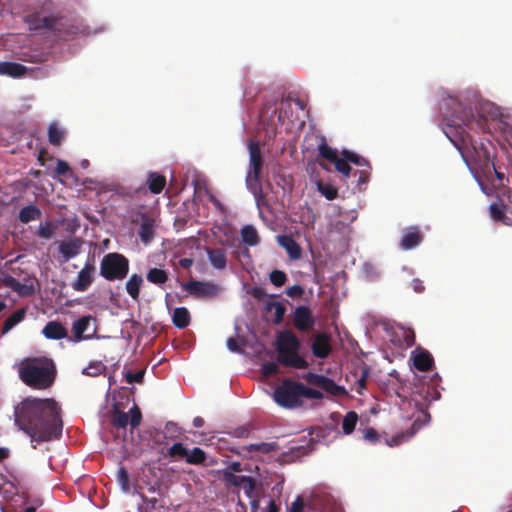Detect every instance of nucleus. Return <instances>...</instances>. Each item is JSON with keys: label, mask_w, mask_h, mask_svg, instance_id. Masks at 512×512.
<instances>
[{"label": "nucleus", "mask_w": 512, "mask_h": 512, "mask_svg": "<svg viewBox=\"0 0 512 512\" xmlns=\"http://www.w3.org/2000/svg\"><path fill=\"white\" fill-rule=\"evenodd\" d=\"M358 415L354 411L348 412L342 421V430L345 434H351L357 424Z\"/></svg>", "instance_id": "nucleus-38"}, {"label": "nucleus", "mask_w": 512, "mask_h": 512, "mask_svg": "<svg viewBox=\"0 0 512 512\" xmlns=\"http://www.w3.org/2000/svg\"><path fill=\"white\" fill-rule=\"evenodd\" d=\"M255 487H256L255 480L252 477L248 476L240 488L243 489L245 495L248 498L252 499V498H254Z\"/></svg>", "instance_id": "nucleus-49"}, {"label": "nucleus", "mask_w": 512, "mask_h": 512, "mask_svg": "<svg viewBox=\"0 0 512 512\" xmlns=\"http://www.w3.org/2000/svg\"><path fill=\"white\" fill-rule=\"evenodd\" d=\"M182 288L196 298L212 297L218 292V286L203 281L192 280L182 284Z\"/></svg>", "instance_id": "nucleus-13"}, {"label": "nucleus", "mask_w": 512, "mask_h": 512, "mask_svg": "<svg viewBox=\"0 0 512 512\" xmlns=\"http://www.w3.org/2000/svg\"><path fill=\"white\" fill-rule=\"evenodd\" d=\"M179 264L182 268L189 269L193 264V260L191 258H182L180 259Z\"/></svg>", "instance_id": "nucleus-63"}, {"label": "nucleus", "mask_w": 512, "mask_h": 512, "mask_svg": "<svg viewBox=\"0 0 512 512\" xmlns=\"http://www.w3.org/2000/svg\"><path fill=\"white\" fill-rule=\"evenodd\" d=\"M412 436H413V432L401 433V434L393 437L391 439V441L389 442V445L390 446L399 445L400 443H402L404 438H410Z\"/></svg>", "instance_id": "nucleus-56"}, {"label": "nucleus", "mask_w": 512, "mask_h": 512, "mask_svg": "<svg viewBox=\"0 0 512 512\" xmlns=\"http://www.w3.org/2000/svg\"><path fill=\"white\" fill-rule=\"evenodd\" d=\"M300 346V340L294 332H279L276 339L277 361L286 367L306 369L309 364L299 355Z\"/></svg>", "instance_id": "nucleus-5"}, {"label": "nucleus", "mask_w": 512, "mask_h": 512, "mask_svg": "<svg viewBox=\"0 0 512 512\" xmlns=\"http://www.w3.org/2000/svg\"><path fill=\"white\" fill-rule=\"evenodd\" d=\"M32 31H50L56 35H71L76 33V27L61 13H54L53 3L45 0L41 5L24 17Z\"/></svg>", "instance_id": "nucleus-3"}, {"label": "nucleus", "mask_w": 512, "mask_h": 512, "mask_svg": "<svg viewBox=\"0 0 512 512\" xmlns=\"http://www.w3.org/2000/svg\"><path fill=\"white\" fill-rule=\"evenodd\" d=\"M41 216V210L35 205L25 206L19 212V220L24 224H27L34 220H39Z\"/></svg>", "instance_id": "nucleus-30"}, {"label": "nucleus", "mask_w": 512, "mask_h": 512, "mask_svg": "<svg viewBox=\"0 0 512 512\" xmlns=\"http://www.w3.org/2000/svg\"><path fill=\"white\" fill-rule=\"evenodd\" d=\"M227 347L232 352H240L241 351L237 340L233 337H230L227 339Z\"/></svg>", "instance_id": "nucleus-60"}, {"label": "nucleus", "mask_w": 512, "mask_h": 512, "mask_svg": "<svg viewBox=\"0 0 512 512\" xmlns=\"http://www.w3.org/2000/svg\"><path fill=\"white\" fill-rule=\"evenodd\" d=\"M240 235L243 243L246 245L256 246L260 242L258 232L252 225H245L241 229Z\"/></svg>", "instance_id": "nucleus-31"}, {"label": "nucleus", "mask_w": 512, "mask_h": 512, "mask_svg": "<svg viewBox=\"0 0 512 512\" xmlns=\"http://www.w3.org/2000/svg\"><path fill=\"white\" fill-rule=\"evenodd\" d=\"M412 285H413V289L416 292L421 293V292L424 291V286H423L422 282L419 279H414L412 281Z\"/></svg>", "instance_id": "nucleus-62"}, {"label": "nucleus", "mask_w": 512, "mask_h": 512, "mask_svg": "<svg viewBox=\"0 0 512 512\" xmlns=\"http://www.w3.org/2000/svg\"><path fill=\"white\" fill-rule=\"evenodd\" d=\"M269 278H270L271 283L276 287L283 286L287 281V276H286L285 272H283L281 270H273L270 273Z\"/></svg>", "instance_id": "nucleus-44"}, {"label": "nucleus", "mask_w": 512, "mask_h": 512, "mask_svg": "<svg viewBox=\"0 0 512 512\" xmlns=\"http://www.w3.org/2000/svg\"><path fill=\"white\" fill-rule=\"evenodd\" d=\"M191 321L190 313L185 307L175 308L172 315V322L175 327L184 329L189 326Z\"/></svg>", "instance_id": "nucleus-27"}, {"label": "nucleus", "mask_w": 512, "mask_h": 512, "mask_svg": "<svg viewBox=\"0 0 512 512\" xmlns=\"http://www.w3.org/2000/svg\"><path fill=\"white\" fill-rule=\"evenodd\" d=\"M248 150L249 170L246 175V185L253 194L257 195L262 191L259 181L263 168V156L258 142L254 140L249 141Z\"/></svg>", "instance_id": "nucleus-7"}, {"label": "nucleus", "mask_w": 512, "mask_h": 512, "mask_svg": "<svg viewBox=\"0 0 512 512\" xmlns=\"http://www.w3.org/2000/svg\"><path fill=\"white\" fill-rule=\"evenodd\" d=\"M263 375L269 377L278 373V365L274 361H268L262 364L261 367Z\"/></svg>", "instance_id": "nucleus-50"}, {"label": "nucleus", "mask_w": 512, "mask_h": 512, "mask_svg": "<svg viewBox=\"0 0 512 512\" xmlns=\"http://www.w3.org/2000/svg\"><path fill=\"white\" fill-rule=\"evenodd\" d=\"M24 60L30 61L33 63H41V62L45 61V57H44V55H33V56H30L29 58H25Z\"/></svg>", "instance_id": "nucleus-64"}, {"label": "nucleus", "mask_w": 512, "mask_h": 512, "mask_svg": "<svg viewBox=\"0 0 512 512\" xmlns=\"http://www.w3.org/2000/svg\"><path fill=\"white\" fill-rule=\"evenodd\" d=\"M367 378H368V371L365 369V370H363L361 377L357 381V392L358 393H361V391L366 388Z\"/></svg>", "instance_id": "nucleus-55"}, {"label": "nucleus", "mask_w": 512, "mask_h": 512, "mask_svg": "<svg viewBox=\"0 0 512 512\" xmlns=\"http://www.w3.org/2000/svg\"><path fill=\"white\" fill-rule=\"evenodd\" d=\"M275 448V443L261 442L256 444H250L243 447L248 452H261L264 454L270 453Z\"/></svg>", "instance_id": "nucleus-42"}, {"label": "nucleus", "mask_w": 512, "mask_h": 512, "mask_svg": "<svg viewBox=\"0 0 512 512\" xmlns=\"http://www.w3.org/2000/svg\"><path fill=\"white\" fill-rule=\"evenodd\" d=\"M15 423L31 441L48 442L62 435L60 407L54 399L27 398L15 407Z\"/></svg>", "instance_id": "nucleus-2"}, {"label": "nucleus", "mask_w": 512, "mask_h": 512, "mask_svg": "<svg viewBox=\"0 0 512 512\" xmlns=\"http://www.w3.org/2000/svg\"><path fill=\"white\" fill-rule=\"evenodd\" d=\"M364 438L371 443H375L378 441L379 435L374 428H369L366 430V432L364 434Z\"/></svg>", "instance_id": "nucleus-57"}, {"label": "nucleus", "mask_w": 512, "mask_h": 512, "mask_svg": "<svg viewBox=\"0 0 512 512\" xmlns=\"http://www.w3.org/2000/svg\"><path fill=\"white\" fill-rule=\"evenodd\" d=\"M336 171L342 174L344 178H348L351 174L352 168L349 165V161L344 157L338 158L334 163Z\"/></svg>", "instance_id": "nucleus-43"}, {"label": "nucleus", "mask_w": 512, "mask_h": 512, "mask_svg": "<svg viewBox=\"0 0 512 512\" xmlns=\"http://www.w3.org/2000/svg\"><path fill=\"white\" fill-rule=\"evenodd\" d=\"M129 273V260L117 252H110L100 262V275L108 281L123 280Z\"/></svg>", "instance_id": "nucleus-6"}, {"label": "nucleus", "mask_w": 512, "mask_h": 512, "mask_svg": "<svg viewBox=\"0 0 512 512\" xmlns=\"http://www.w3.org/2000/svg\"><path fill=\"white\" fill-rule=\"evenodd\" d=\"M250 434V428L248 426H241L234 430L233 435L235 437L246 438Z\"/></svg>", "instance_id": "nucleus-58"}, {"label": "nucleus", "mask_w": 512, "mask_h": 512, "mask_svg": "<svg viewBox=\"0 0 512 512\" xmlns=\"http://www.w3.org/2000/svg\"><path fill=\"white\" fill-rule=\"evenodd\" d=\"M81 248V241L79 239H71L69 241H62L59 244L58 250L62 255V262H67L79 254Z\"/></svg>", "instance_id": "nucleus-21"}, {"label": "nucleus", "mask_w": 512, "mask_h": 512, "mask_svg": "<svg viewBox=\"0 0 512 512\" xmlns=\"http://www.w3.org/2000/svg\"><path fill=\"white\" fill-rule=\"evenodd\" d=\"M187 452L188 449L182 443L176 442L168 449V456L174 460H186Z\"/></svg>", "instance_id": "nucleus-40"}, {"label": "nucleus", "mask_w": 512, "mask_h": 512, "mask_svg": "<svg viewBox=\"0 0 512 512\" xmlns=\"http://www.w3.org/2000/svg\"><path fill=\"white\" fill-rule=\"evenodd\" d=\"M318 152L319 156L331 163H334L339 158L337 149L330 147L323 136L320 138Z\"/></svg>", "instance_id": "nucleus-32"}, {"label": "nucleus", "mask_w": 512, "mask_h": 512, "mask_svg": "<svg viewBox=\"0 0 512 512\" xmlns=\"http://www.w3.org/2000/svg\"><path fill=\"white\" fill-rule=\"evenodd\" d=\"M303 500L298 496L295 501L291 504L289 512H302L303 511Z\"/></svg>", "instance_id": "nucleus-59"}, {"label": "nucleus", "mask_w": 512, "mask_h": 512, "mask_svg": "<svg viewBox=\"0 0 512 512\" xmlns=\"http://www.w3.org/2000/svg\"><path fill=\"white\" fill-rule=\"evenodd\" d=\"M265 310L268 313L273 312L274 318L272 321L274 324L279 325L283 322L286 308L281 302L268 301L265 304Z\"/></svg>", "instance_id": "nucleus-28"}, {"label": "nucleus", "mask_w": 512, "mask_h": 512, "mask_svg": "<svg viewBox=\"0 0 512 512\" xmlns=\"http://www.w3.org/2000/svg\"><path fill=\"white\" fill-rule=\"evenodd\" d=\"M299 389H300L299 390L300 391V400H302V398L320 400L324 397L323 393L321 391H319L317 389L306 387L304 384H302L300 382H299Z\"/></svg>", "instance_id": "nucleus-41"}, {"label": "nucleus", "mask_w": 512, "mask_h": 512, "mask_svg": "<svg viewBox=\"0 0 512 512\" xmlns=\"http://www.w3.org/2000/svg\"><path fill=\"white\" fill-rule=\"evenodd\" d=\"M70 166L69 164L64 160H58L56 164L55 172L58 175H66L68 172H70Z\"/></svg>", "instance_id": "nucleus-53"}, {"label": "nucleus", "mask_w": 512, "mask_h": 512, "mask_svg": "<svg viewBox=\"0 0 512 512\" xmlns=\"http://www.w3.org/2000/svg\"><path fill=\"white\" fill-rule=\"evenodd\" d=\"M148 282L161 286L168 281V273L160 268H151L146 274Z\"/></svg>", "instance_id": "nucleus-33"}, {"label": "nucleus", "mask_w": 512, "mask_h": 512, "mask_svg": "<svg viewBox=\"0 0 512 512\" xmlns=\"http://www.w3.org/2000/svg\"><path fill=\"white\" fill-rule=\"evenodd\" d=\"M370 169L371 168H363V169L356 170L354 172V175L358 174L357 186H358L359 191L362 190V185H366L368 183L369 176H370Z\"/></svg>", "instance_id": "nucleus-47"}, {"label": "nucleus", "mask_w": 512, "mask_h": 512, "mask_svg": "<svg viewBox=\"0 0 512 512\" xmlns=\"http://www.w3.org/2000/svg\"><path fill=\"white\" fill-rule=\"evenodd\" d=\"M64 138V131L60 129L57 124L52 123L48 128V139L50 144L59 146Z\"/></svg>", "instance_id": "nucleus-36"}, {"label": "nucleus", "mask_w": 512, "mask_h": 512, "mask_svg": "<svg viewBox=\"0 0 512 512\" xmlns=\"http://www.w3.org/2000/svg\"><path fill=\"white\" fill-rule=\"evenodd\" d=\"M207 459L206 452L199 448L194 447L192 450L188 449L186 462L191 465H202Z\"/></svg>", "instance_id": "nucleus-34"}, {"label": "nucleus", "mask_w": 512, "mask_h": 512, "mask_svg": "<svg viewBox=\"0 0 512 512\" xmlns=\"http://www.w3.org/2000/svg\"><path fill=\"white\" fill-rule=\"evenodd\" d=\"M26 316V309L20 308L14 311L3 323L2 334H6L17 324L22 322Z\"/></svg>", "instance_id": "nucleus-29"}, {"label": "nucleus", "mask_w": 512, "mask_h": 512, "mask_svg": "<svg viewBox=\"0 0 512 512\" xmlns=\"http://www.w3.org/2000/svg\"><path fill=\"white\" fill-rule=\"evenodd\" d=\"M143 277L140 274H132L125 284L128 295L135 301L139 299L140 289L143 285Z\"/></svg>", "instance_id": "nucleus-25"}, {"label": "nucleus", "mask_w": 512, "mask_h": 512, "mask_svg": "<svg viewBox=\"0 0 512 512\" xmlns=\"http://www.w3.org/2000/svg\"><path fill=\"white\" fill-rule=\"evenodd\" d=\"M303 378L307 384L316 386L332 396L344 397L347 395L345 387L336 384L333 379L327 376L308 372L303 376Z\"/></svg>", "instance_id": "nucleus-9"}, {"label": "nucleus", "mask_w": 512, "mask_h": 512, "mask_svg": "<svg viewBox=\"0 0 512 512\" xmlns=\"http://www.w3.org/2000/svg\"><path fill=\"white\" fill-rule=\"evenodd\" d=\"M37 234L41 238L50 239L54 234V226L50 222L40 224Z\"/></svg>", "instance_id": "nucleus-48"}, {"label": "nucleus", "mask_w": 512, "mask_h": 512, "mask_svg": "<svg viewBox=\"0 0 512 512\" xmlns=\"http://www.w3.org/2000/svg\"><path fill=\"white\" fill-rule=\"evenodd\" d=\"M318 191L327 199V200H334L338 196V190L337 188L330 184V183H324L322 181H318L317 183Z\"/></svg>", "instance_id": "nucleus-37"}, {"label": "nucleus", "mask_w": 512, "mask_h": 512, "mask_svg": "<svg viewBox=\"0 0 512 512\" xmlns=\"http://www.w3.org/2000/svg\"><path fill=\"white\" fill-rule=\"evenodd\" d=\"M145 375V370H139L135 373L128 371L125 374V378L127 383L132 384L134 382L136 383H142Z\"/></svg>", "instance_id": "nucleus-51"}, {"label": "nucleus", "mask_w": 512, "mask_h": 512, "mask_svg": "<svg viewBox=\"0 0 512 512\" xmlns=\"http://www.w3.org/2000/svg\"><path fill=\"white\" fill-rule=\"evenodd\" d=\"M4 284L21 297H31L36 292L37 279L32 276H27L24 278L23 282H20L12 276H6Z\"/></svg>", "instance_id": "nucleus-11"}, {"label": "nucleus", "mask_w": 512, "mask_h": 512, "mask_svg": "<svg viewBox=\"0 0 512 512\" xmlns=\"http://www.w3.org/2000/svg\"><path fill=\"white\" fill-rule=\"evenodd\" d=\"M312 353L317 358H326L332 351L330 336L326 333H319L315 336L312 346Z\"/></svg>", "instance_id": "nucleus-16"}, {"label": "nucleus", "mask_w": 512, "mask_h": 512, "mask_svg": "<svg viewBox=\"0 0 512 512\" xmlns=\"http://www.w3.org/2000/svg\"><path fill=\"white\" fill-rule=\"evenodd\" d=\"M490 217L496 222L511 223L508 215L505 214L503 207L498 204H491L489 207Z\"/></svg>", "instance_id": "nucleus-39"}, {"label": "nucleus", "mask_w": 512, "mask_h": 512, "mask_svg": "<svg viewBox=\"0 0 512 512\" xmlns=\"http://www.w3.org/2000/svg\"><path fill=\"white\" fill-rule=\"evenodd\" d=\"M19 375L27 386L44 390L54 383L56 368L53 361L48 358H34L21 367Z\"/></svg>", "instance_id": "nucleus-4"}, {"label": "nucleus", "mask_w": 512, "mask_h": 512, "mask_svg": "<svg viewBox=\"0 0 512 512\" xmlns=\"http://www.w3.org/2000/svg\"><path fill=\"white\" fill-rule=\"evenodd\" d=\"M294 327L300 332H309L315 325V318L308 306H298L293 313Z\"/></svg>", "instance_id": "nucleus-14"}, {"label": "nucleus", "mask_w": 512, "mask_h": 512, "mask_svg": "<svg viewBox=\"0 0 512 512\" xmlns=\"http://www.w3.org/2000/svg\"><path fill=\"white\" fill-rule=\"evenodd\" d=\"M28 68L20 63L3 61L0 62V75H7L13 78H21L26 75Z\"/></svg>", "instance_id": "nucleus-23"}, {"label": "nucleus", "mask_w": 512, "mask_h": 512, "mask_svg": "<svg viewBox=\"0 0 512 512\" xmlns=\"http://www.w3.org/2000/svg\"><path fill=\"white\" fill-rule=\"evenodd\" d=\"M341 156L348 160L350 163L360 167V169L371 168L369 162L365 158L352 151L344 149L341 151Z\"/></svg>", "instance_id": "nucleus-35"}, {"label": "nucleus", "mask_w": 512, "mask_h": 512, "mask_svg": "<svg viewBox=\"0 0 512 512\" xmlns=\"http://www.w3.org/2000/svg\"><path fill=\"white\" fill-rule=\"evenodd\" d=\"M299 382L285 379L273 393L274 401L281 407L293 409L302 405Z\"/></svg>", "instance_id": "nucleus-8"}, {"label": "nucleus", "mask_w": 512, "mask_h": 512, "mask_svg": "<svg viewBox=\"0 0 512 512\" xmlns=\"http://www.w3.org/2000/svg\"><path fill=\"white\" fill-rule=\"evenodd\" d=\"M278 244L284 248L291 260H298L301 258L302 250L300 245L290 235L277 236Z\"/></svg>", "instance_id": "nucleus-19"}, {"label": "nucleus", "mask_w": 512, "mask_h": 512, "mask_svg": "<svg viewBox=\"0 0 512 512\" xmlns=\"http://www.w3.org/2000/svg\"><path fill=\"white\" fill-rule=\"evenodd\" d=\"M93 318L91 316H83L76 320L72 325L73 332V341L80 342L82 340L90 339L94 334L95 330L92 331L91 334L84 335V333L89 329L91 321Z\"/></svg>", "instance_id": "nucleus-18"}, {"label": "nucleus", "mask_w": 512, "mask_h": 512, "mask_svg": "<svg viewBox=\"0 0 512 512\" xmlns=\"http://www.w3.org/2000/svg\"><path fill=\"white\" fill-rule=\"evenodd\" d=\"M423 240V235L418 227L407 228L401 238L400 247L403 250H411L417 247Z\"/></svg>", "instance_id": "nucleus-17"}, {"label": "nucleus", "mask_w": 512, "mask_h": 512, "mask_svg": "<svg viewBox=\"0 0 512 512\" xmlns=\"http://www.w3.org/2000/svg\"><path fill=\"white\" fill-rule=\"evenodd\" d=\"M413 364L417 370L425 372L432 368L434 360L428 351L417 349L413 352Z\"/></svg>", "instance_id": "nucleus-22"}, {"label": "nucleus", "mask_w": 512, "mask_h": 512, "mask_svg": "<svg viewBox=\"0 0 512 512\" xmlns=\"http://www.w3.org/2000/svg\"><path fill=\"white\" fill-rule=\"evenodd\" d=\"M141 498L143 500L144 503H146L147 505H149V507L151 509H155L156 508V504L158 502L157 498H148L146 497L145 495L141 494Z\"/></svg>", "instance_id": "nucleus-61"}, {"label": "nucleus", "mask_w": 512, "mask_h": 512, "mask_svg": "<svg viewBox=\"0 0 512 512\" xmlns=\"http://www.w3.org/2000/svg\"><path fill=\"white\" fill-rule=\"evenodd\" d=\"M147 186L152 194H159L163 191L166 185V178L156 172H149L147 175Z\"/></svg>", "instance_id": "nucleus-26"}, {"label": "nucleus", "mask_w": 512, "mask_h": 512, "mask_svg": "<svg viewBox=\"0 0 512 512\" xmlns=\"http://www.w3.org/2000/svg\"><path fill=\"white\" fill-rule=\"evenodd\" d=\"M117 480L121 486V488L125 491V492H128L130 490V484H129V473L128 471L126 470V468L124 467H121L119 470H118V474H117Z\"/></svg>", "instance_id": "nucleus-45"}, {"label": "nucleus", "mask_w": 512, "mask_h": 512, "mask_svg": "<svg viewBox=\"0 0 512 512\" xmlns=\"http://www.w3.org/2000/svg\"><path fill=\"white\" fill-rule=\"evenodd\" d=\"M157 226L156 218L152 213L146 211L140 213L138 236L143 244L148 245L153 241Z\"/></svg>", "instance_id": "nucleus-12"}, {"label": "nucleus", "mask_w": 512, "mask_h": 512, "mask_svg": "<svg viewBox=\"0 0 512 512\" xmlns=\"http://www.w3.org/2000/svg\"><path fill=\"white\" fill-rule=\"evenodd\" d=\"M42 334L51 340H61L68 336V331L59 321H49L42 329Z\"/></svg>", "instance_id": "nucleus-20"}, {"label": "nucleus", "mask_w": 512, "mask_h": 512, "mask_svg": "<svg viewBox=\"0 0 512 512\" xmlns=\"http://www.w3.org/2000/svg\"><path fill=\"white\" fill-rule=\"evenodd\" d=\"M286 294L291 298H300L304 294V289L300 285H293L286 289Z\"/></svg>", "instance_id": "nucleus-52"}, {"label": "nucleus", "mask_w": 512, "mask_h": 512, "mask_svg": "<svg viewBox=\"0 0 512 512\" xmlns=\"http://www.w3.org/2000/svg\"><path fill=\"white\" fill-rule=\"evenodd\" d=\"M102 368L101 364L90 365L83 370V373L89 376H97L101 373Z\"/></svg>", "instance_id": "nucleus-54"}, {"label": "nucleus", "mask_w": 512, "mask_h": 512, "mask_svg": "<svg viewBox=\"0 0 512 512\" xmlns=\"http://www.w3.org/2000/svg\"><path fill=\"white\" fill-rule=\"evenodd\" d=\"M207 256L211 265L217 270H223L227 266L226 251L221 248H207Z\"/></svg>", "instance_id": "nucleus-24"}, {"label": "nucleus", "mask_w": 512, "mask_h": 512, "mask_svg": "<svg viewBox=\"0 0 512 512\" xmlns=\"http://www.w3.org/2000/svg\"><path fill=\"white\" fill-rule=\"evenodd\" d=\"M95 265L87 261L78 272L77 278L71 283V287L78 292H85L94 281Z\"/></svg>", "instance_id": "nucleus-15"}, {"label": "nucleus", "mask_w": 512, "mask_h": 512, "mask_svg": "<svg viewBox=\"0 0 512 512\" xmlns=\"http://www.w3.org/2000/svg\"><path fill=\"white\" fill-rule=\"evenodd\" d=\"M442 109L443 118L446 122L444 133L459 151L465 163L468 166L480 169L487 178L494 173L502 183L505 175L490 160L489 151L467 132V129L476 132H487L489 130L487 118L478 112H474L470 104L456 96L447 97Z\"/></svg>", "instance_id": "nucleus-1"}, {"label": "nucleus", "mask_w": 512, "mask_h": 512, "mask_svg": "<svg viewBox=\"0 0 512 512\" xmlns=\"http://www.w3.org/2000/svg\"><path fill=\"white\" fill-rule=\"evenodd\" d=\"M130 417L128 413L121 410L115 409L112 413V424L114 427L120 429L125 428L130 424L132 429L137 428L142 421V413L137 405H134L130 411Z\"/></svg>", "instance_id": "nucleus-10"}, {"label": "nucleus", "mask_w": 512, "mask_h": 512, "mask_svg": "<svg viewBox=\"0 0 512 512\" xmlns=\"http://www.w3.org/2000/svg\"><path fill=\"white\" fill-rule=\"evenodd\" d=\"M247 477L248 476H244V475H241V476L235 475L232 472L224 473V480L235 487H241V485L244 483V481L247 479Z\"/></svg>", "instance_id": "nucleus-46"}]
</instances>
